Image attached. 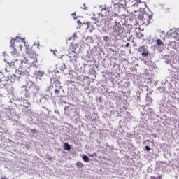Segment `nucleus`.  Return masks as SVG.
<instances>
[{
    "instance_id": "obj_13",
    "label": "nucleus",
    "mask_w": 179,
    "mask_h": 179,
    "mask_svg": "<svg viewBox=\"0 0 179 179\" xmlns=\"http://www.w3.org/2000/svg\"><path fill=\"white\" fill-rule=\"evenodd\" d=\"M31 132L32 134H36V133L37 132V129H31Z\"/></svg>"
},
{
    "instance_id": "obj_8",
    "label": "nucleus",
    "mask_w": 179,
    "mask_h": 179,
    "mask_svg": "<svg viewBox=\"0 0 179 179\" xmlns=\"http://www.w3.org/2000/svg\"><path fill=\"white\" fill-rule=\"evenodd\" d=\"M83 160L86 163H90V160L89 159V157L86 155H83Z\"/></svg>"
},
{
    "instance_id": "obj_25",
    "label": "nucleus",
    "mask_w": 179,
    "mask_h": 179,
    "mask_svg": "<svg viewBox=\"0 0 179 179\" xmlns=\"http://www.w3.org/2000/svg\"><path fill=\"white\" fill-rule=\"evenodd\" d=\"M24 107H25V108H27V107H29V106H24Z\"/></svg>"
},
{
    "instance_id": "obj_22",
    "label": "nucleus",
    "mask_w": 179,
    "mask_h": 179,
    "mask_svg": "<svg viewBox=\"0 0 179 179\" xmlns=\"http://www.w3.org/2000/svg\"><path fill=\"white\" fill-rule=\"evenodd\" d=\"M38 48H40V43L38 44Z\"/></svg>"
},
{
    "instance_id": "obj_11",
    "label": "nucleus",
    "mask_w": 179,
    "mask_h": 179,
    "mask_svg": "<svg viewBox=\"0 0 179 179\" xmlns=\"http://www.w3.org/2000/svg\"><path fill=\"white\" fill-rule=\"evenodd\" d=\"M146 101H149V104H152V101H153V99H152V98L150 97V96H147Z\"/></svg>"
},
{
    "instance_id": "obj_12",
    "label": "nucleus",
    "mask_w": 179,
    "mask_h": 179,
    "mask_svg": "<svg viewBox=\"0 0 179 179\" xmlns=\"http://www.w3.org/2000/svg\"><path fill=\"white\" fill-rule=\"evenodd\" d=\"M37 75H38V76L41 78V76H43V75H44V73L43 71H38Z\"/></svg>"
},
{
    "instance_id": "obj_7",
    "label": "nucleus",
    "mask_w": 179,
    "mask_h": 179,
    "mask_svg": "<svg viewBox=\"0 0 179 179\" xmlns=\"http://www.w3.org/2000/svg\"><path fill=\"white\" fill-rule=\"evenodd\" d=\"M64 150H71V145L68 143H64L63 144Z\"/></svg>"
},
{
    "instance_id": "obj_27",
    "label": "nucleus",
    "mask_w": 179,
    "mask_h": 179,
    "mask_svg": "<svg viewBox=\"0 0 179 179\" xmlns=\"http://www.w3.org/2000/svg\"><path fill=\"white\" fill-rule=\"evenodd\" d=\"M15 61H17V59H16Z\"/></svg>"
},
{
    "instance_id": "obj_23",
    "label": "nucleus",
    "mask_w": 179,
    "mask_h": 179,
    "mask_svg": "<svg viewBox=\"0 0 179 179\" xmlns=\"http://www.w3.org/2000/svg\"><path fill=\"white\" fill-rule=\"evenodd\" d=\"M31 90V93H33V92H34V91H33V90Z\"/></svg>"
},
{
    "instance_id": "obj_14",
    "label": "nucleus",
    "mask_w": 179,
    "mask_h": 179,
    "mask_svg": "<svg viewBox=\"0 0 179 179\" xmlns=\"http://www.w3.org/2000/svg\"><path fill=\"white\" fill-rule=\"evenodd\" d=\"M55 94H59V90L55 89Z\"/></svg>"
},
{
    "instance_id": "obj_2",
    "label": "nucleus",
    "mask_w": 179,
    "mask_h": 179,
    "mask_svg": "<svg viewBox=\"0 0 179 179\" xmlns=\"http://www.w3.org/2000/svg\"><path fill=\"white\" fill-rule=\"evenodd\" d=\"M152 17H153L152 15L144 13L139 17L141 20L140 23L143 26H148V24L150 23V20H152Z\"/></svg>"
},
{
    "instance_id": "obj_28",
    "label": "nucleus",
    "mask_w": 179,
    "mask_h": 179,
    "mask_svg": "<svg viewBox=\"0 0 179 179\" xmlns=\"http://www.w3.org/2000/svg\"><path fill=\"white\" fill-rule=\"evenodd\" d=\"M13 62V64H15V62Z\"/></svg>"
},
{
    "instance_id": "obj_21",
    "label": "nucleus",
    "mask_w": 179,
    "mask_h": 179,
    "mask_svg": "<svg viewBox=\"0 0 179 179\" xmlns=\"http://www.w3.org/2000/svg\"><path fill=\"white\" fill-rule=\"evenodd\" d=\"M1 179H6V177H1Z\"/></svg>"
},
{
    "instance_id": "obj_9",
    "label": "nucleus",
    "mask_w": 179,
    "mask_h": 179,
    "mask_svg": "<svg viewBox=\"0 0 179 179\" xmlns=\"http://www.w3.org/2000/svg\"><path fill=\"white\" fill-rule=\"evenodd\" d=\"M76 166L79 169H82V167H85V165L82 162H78L76 163Z\"/></svg>"
},
{
    "instance_id": "obj_29",
    "label": "nucleus",
    "mask_w": 179,
    "mask_h": 179,
    "mask_svg": "<svg viewBox=\"0 0 179 179\" xmlns=\"http://www.w3.org/2000/svg\"><path fill=\"white\" fill-rule=\"evenodd\" d=\"M73 52H75V51H73Z\"/></svg>"
},
{
    "instance_id": "obj_16",
    "label": "nucleus",
    "mask_w": 179,
    "mask_h": 179,
    "mask_svg": "<svg viewBox=\"0 0 179 179\" xmlns=\"http://www.w3.org/2000/svg\"><path fill=\"white\" fill-rule=\"evenodd\" d=\"M103 40H104L105 41H108V36H104V37H103Z\"/></svg>"
},
{
    "instance_id": "obj_6",
    "label": "nucleus",
    "mask_w": 179,
    "mask_h": 179,
    "mask_svg": "<svg viewBox=\"0 0 179 179\" xmlns=\"http://www.w3.org/2000/svg\"><path fill=\"white\" fill-rule=\"evenodd\" d=\"M8 86V80L2 78L0 80V88L2 89L3 87H6Z\"/></svg>"
},
{
    "instance_id": "obj_1",
    "label": "nucleus",
    "mask_w": 179,
    "mask_h": 179,
    "mask_svg": "<svg viewBox=\"0 0 179 179\" xmlns=\"http://www.w3.org/2000/svg\"><path fill=\"white\" fill-rule=\"evenodd\" d=\"M26 53L28 57L24 58L26 64L34 65V66H37V58H36V53L33 50L29 49L26 50Z\"/></svg>"
},
{
    "instance_id": "obj_5",
    "label": "nucleus",
    "mask_w": 179,
    "mask_h": 179,
    "mask_svg": "<svg viewBox=\"0 0 179 179\" xmlns=\"http://www.w3.org/2000/svg\"><path fill=\"white\" fill-rule=\"evenodd\" d=\"M138 52H141L142 57H148V55H149V52L145 46H141L140 48H138Z\"/></svg>"
},
{
    "instance_id": "obj_3",
    "label": "nucleus",
    "mask_w": 179,
    "mask_h": 179,
    "mask_svg": "<svg viewBox=\"0 0 179 179\" xmlns=\"http://www.w3.org/2000/svg\"><path fill=\"white\" fill-rule=\"evenodd\" d=\"M113 31L115 33L117 36H120V34H122V27L121 26V23L115 22L113 27Z\"/></svg>"
},
{
    "instance_id": "obj_15",
    "label": "nucleus",
    "mask_w": 179,
    "mask_h": 179,
    "mask_svg": "<svg viewBox=\"0 0 179 179\" xmlns=\"http://www.w3.org/2000/svg\"><path fill=\"white\" fill-rule=\"evenodd\" d=\"M145 148L146 149V150H147L148 152H149V150H150V147H149V146H148V145H146V146L145 147Z\"/></svg>"
},
{
    "instance_id": "obj_17",
    "label": "nucleus",
    "mask_w": 179,
    "mask_h": 179,
    "mask_svg": "<svg viewBox=\"0 0 179 179\" xmlns=\"http://www.w3.org/2000/svg\"><path fill=\"white\" fill-rule=\"evenodd\" d=\"M150 179H157V178H156L155 176H151V177H150Z\"/></svg>"
},
{
    "instance_id": "obj_18",
    "label": "nucleus",
    "mask_w": 179,
    "mask_h": 179,
    "mask_svg": "<svg viewBox=\"0 0 179 179\" xmlns=\"http://www.w3.org/2000/svg\"><path fill=\"white\" fill-rule=\"evenodd\" d=\"M157 178V179H162V175H160L159 176H158Z\"/></svg>"
},
{
    "instance_id": "obj_4",
    "label": "nucleus",
    "mask_w": 179,
    "mask_h": 179,
    "mask_svg": "<svg viewBox=\"0 0 179 179\" xmlns=\"http://www.w3.org/2000/svg\"><path fill=\"white\" fill-rule=\"evenodd\" d=\"M20 38L16 37L15 38H11L10 40V47H11L13 50L14 54H16L17 52L16 50V48H15V43H19V41H20Z\"/></svg>"
},
{
    "instance_id": "obj_26",
    "label": "nucleus",
    "mask_w": 179,
    "mask_h": 179,
    "mask_svg": "<svg viewBox=\"0 0 179 179\" xmlns=\"http://www.w3.org/2000/svg\"><path fill=\"white\" fill-rule=\"evenodd\" d=\"M28 106H30V103H28Z\"/></svg>"
},
{
    "instance_id": "obj_24",
    "label": "nucleus",
    "mask_w": 179,
    "mask_h": 179,
    "mask_svg": "<svg viewBox=\"0 0 179 179\" xmlns=\"http://www.w3.org/2000/svg\"><path fill=\"white\" fill-rule=\"evenodd\" d=\"M23 87H24L25 89L27 88V87H26V86H23Z\"/></svg>"
},
{
    "instance_id": "obj_19",
    "label": "nucleus",
    "mask_w": 179,
    "mask_h": 179,
    "mask_svg": "<svg viewBox=\"0 0 179 179\" xmlns=\"http://www.w3.org/2000/svg\"><path fill=\"white\" fill-rule=\"evenodd\" d=\"M36 87V85H32L31 89H34Z\"/></svg>"
},
{
    "instance_id": "obj_10",
    "label": "nucleus",
    "mask_w": 179,
    "mask_h": 179,
    "mask_svg": "<svg viewBox=\"0 0 179 179\" xmlns=\"http://www.w3.org/2000/svg\"><path fill=\"white\" fill-rule=\"evenodd\" d=\"M157 45H164V43H163V41H162V39H157Z\"/></svg>"
},
{
    "instance_id": "obj_20",
    "label": "nucleus",
    "mask_w": 179,
    "mask_h": 179,
    "mask_svg": "<svg viewBox=\"0 0 179 179\" xmlns=\"http://www.w3.org/2000/svg\"><path fill=\"white\" fill-rule=\"evenodd\" d=\"M126 47L127 48L129 47V43L126 44Z\"/></svg>"
}]
</instances>
